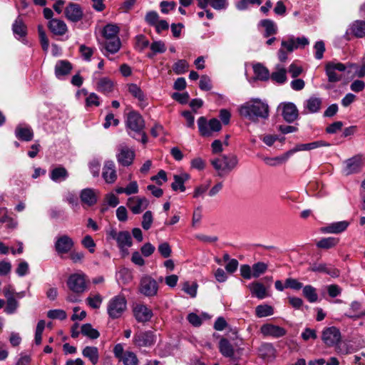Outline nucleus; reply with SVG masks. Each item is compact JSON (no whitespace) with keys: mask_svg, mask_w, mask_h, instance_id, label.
<instances>
[{"mask_svg":"<svg viewBox=\"0 0 365 365\" xmlns=\"http://www.w3.org/2000/svg\"><path fill=\"white\" fill-rule=\"evenodd\" d=\"M269 112V106L258 99L247 102L240 108V114L242 117L255 123L259 119H267Z\"/></svg>","mask_w":365,"mask_h":365,"instance_id":"1","label":"nucleus"},{"mask_svg":"<svg viewBox=\"0 0 365 365\" xmlns=\"http://www.w3.org/2000/svg\"><path fill=\"white\" fill-rule=\"evenodd\" d=\"M211 165L217 171V175L223 177L230 173L237 165L238 159L235 155H223L220 158L210 160Z\"/></svg>","mask_w":365,"mask_h":365,"instance_id":"2","label":"nucleus"},{"mask_svg":"<svg viewBox=\"0 0 365 365\" xmlns=\"http://www.w3.org/2000/svg\"><path fill=\"white\" fill-rule=\"evenodd\" d=\"M126 125L130 131L141 136L140 141L143 144L147 143L148 137L144 131L145 120L141 115L135 111L130 112L128 115Z\"/></svg>","mask_w":365,"mask_h":365,"instance_id":"3","label":"nucleus"},{"mask_svg":"<svg viewBox=\"0 0 365 365\" xmlns=\"http://www.w3.org/2000/svg\"><path fill=\"white\" fill-rule=\"evenodd\" d=\"M322 340L327 347H334L337 353H343L340 347L341 334L337 327H329L324 328L322 332Z\"/></svg>","mask_w":365,"mask_h":365,"instance_id":"4","label":"nucleus"},{"mask_svg":"<svg viewBox=\"0 0 365 365\" xmlns=\"http://www.w3.org/2000/svg\"><path fill=\"white\" fill-rule=\"evenodd\" d=\"M127 309V300L123 295H117L110 299L107 305V312L110 318L115 319L121 317Z\"/></svg>","mask_w":365,"mask_h":365,"instance_id":"5","label":"nucleus"},{"mask_svg":"<svg viewBox=\"0 0 365 365\" xmlns=\"http://www.w3.org/2000/svg\"><path fill=\"white\" fill-rule=\"evenodd\" d=\"M197 125L200 135L204 137L211 136L212 132H218L222 128L221 123L217 118H212L207 123L203 116L198 118Z\"/></svg>","mask_w":365,"mask_h":365,"instance_id":"6","label":"nucleus"},{"mask_svg":"<svg viewBox=\"0 0 365 365\" xmlns=\"http://www.w3.org/2000/svg\"><path fill=\"white\" fill-rule=\"evenodd\" d=\"M139 291L146 297L155 296L158 291V282L150 276H143L140 282Z\"/></svg>","mask_w":365,"mask_h":365,"instance_id":"7","label":"nucleus"},{"mask_svg":"<svg viewBox=\"0 0 365 365\" xmlns=\"http://www.w3.org/2000/svg\"><path fill=\"white\" fill-rule=\"evenodd\" d=\"M346 70V66L341 63H327L325 66L326 74L328 77L329 82L336 83L341 80L342 74Z\"/></svg>","mask_w":365,"mask_h":365,"instance_id":"8","label":"nucleus"},{"mask_svg":"<svg viewBox=\"0 0 365 365\" xmlns=\"http://www.w3.org/2000/svg\"><path fill=\"white\" fill-rule=\"evenodd\" d=\"M67 285L74 293H83L86 289L85 275L79 274H71L68 279Z\"/></svg>","mask_w":365,"mask_h":365,"instance_id":"9","label":"nucleus"},{"mask_svg":"<svg viewBox=\"0 0 365 365\" xmlns=\"http://www.w3.org/2000/svg\"><path fill=\"white\" fill-rule=\"evenodd\" d=\"M127 206L135 214H140L149 206V200L145 197L135 196L128 199Z\"/></svg>","mask_w":365,"mask_h":365,"instance_id":"10","label":"nucleus"},{"mask_svg":"<svg viewBox=\"0 0 365 365\" xmlns=\"http://www.w3.org/2000/svg\"><path fill=\"white\" fill-rule=\"evenodd\" d=\"M73 246V240L67 235L57 237L54 245L56 252L60 255L70 252Z\"/></svg>","mask_w":365,"mask_h":365,"instance_id":"11","label":"nucleus"},{"mask_svg":"<svg viewBox=\"0 0 365 365\" xmlns=\"http://www.w3.org/2000/svg\"><path fill=\"white\" fill-rule=\"evenodd\" d=\"M135 151L127 146H122L118 149L116 155L118 163L124 167L130 166L135 159Z\"/></svg>","mask_w":365,"mask_h":365,"instance_id":"12","label":"nucleus"},{"mask_svg":"<svg viewBox=\"0 0 365 365\" xmlns=\"http://www.w3.org/2000/svg\"><path fill=\"white\" fill-rule=\"evenodd\" d=\"M364 158L361 154L354 155L345 161L346 167L344 172L346 175L358 173L361 170Z\"/></svg>","mask_w":365,"mask_h":365,"instance_id":"13","label":"nucleus"},{"mask_svg":"<svg viewBox=\"0 0 365 365\" xmlns=\"http://www.w3.org/2000/svg\"><path fill=\"white\" fill-rule=\"evenodd\" d=\"M64 14L67 19L72 22L79 21L83 16L81 6L75 3H69L65 8Z\"/></svg>","mask_w":365,"mask_h":365,"instance_id":"14","label":"nucleus"},{"mask_svg":"<svg viewBox=\"0 0 365 365\" xmlns=\"http://www.w3.org/2000/svg\"><path fill=\"white\" fill-rule=\"evenodd\" d=\"M260 332L264 336H272L279 338L284 336L287 331L281 327L272 324H264L260 328Z\"/></svg>","mask_w":365,"mask_h":365,"instance_id":"15","label":"nucleus"},{"mask_svg":"<svg viewBox=\"0 0 365 365\" xmlns=\"http://www.w3.org/2000/svg\"><path fill=\"white\" fill-rule=\"evenodd\" d=\"M155 339L152 331L139 332L134 335L133 343L138 346H150L154 344Z\"/></svg>","mask_w":365,"mask_h":365,"instance_id":"16","label":"nucleus"},{"mask_svg":"<svg viewBox=\"0 0 365 365\" xmlns=\"http://www.w3.org/2000/svg\"><path fill=\"white\" fill-rule=\"evenodd\" d=\"M282 115L284 120L289 123H293L298 118L299 113L296 106L292 103H286L282 105Z\"/></svg>","mask_w":365,"mask_h":365,"instance_id":"17","label":"nucleus"},{"mask_svg":"<svg viewBox=\"0 0 365 365\" xmlns=\"http://www.w3.org/2000/svg\"><path fill=\"white\" fill-rule=\"evenodd\" d=\"M134 317L138 322L150 321L153 317V312L145 305H137L133 309Z\"/></svg>","mask_w":365,"mask_h":365,"instance_id":"18","label":"nucleus"},{"mask_svg":"<svg viewBox=\"0 0 365 365\" xmlns=\"http://www.w3.org/2000/svg\"><path fill=\"white\" fill-rule=\"evenodd\" d=\"M102 175L107 183H113L116 180L117 174L113 161L106 162Z\"/></svg>","mask_w":365,"mask_h":365,"instance_id":"19","label":"nucleus"},{"mask_svg":"<svg viewBox=\"0 0 365 365\" xmlns=\"http://www.w3.org/2000/svg\"><path fill=\"white\" fill-rule=\"evenodd\" d=\"M48 28L53 34L57 36H63L68 31L65 22L57 19H52L49 21Z\"/></svg>","mask_w":365,"mask_h":365,"instance_id":"20","label":"nucleus"},{"mask_svg":"<svg viewBox=\"0 0 365 365\" xmlns=\"http://www.w3.org/2000/svg\"><path fill=\"white\" fill-rule=\"evenodd\" d=\"M309 270L315 272H324L332 277H337L339 276V270L338 269L327 264H314L310 267Z\"/></svg>","mask_w":365,"mask_h":365,"instance_id":"21","label":"nucleus"},{"mask_svg":"<svg viewBox=\"0 0 365 365\" xmlns=\"http://www.w3.org/2000/svg\"><path fill=\"white\" fill-rule=\"evenodd\" d=\"M81 200L83 203L88 206H92L97 202V194L96 191L91 188L83 189L81 192Z\"/></svg>","mask_w":365,"mask_h":365,"instance_id":"22","label":"nucleus"},{"mask_svg":"<svg viewBox=\"0 0 365 365\" xmlns=\"http://www.w3.org/2000/svg\"><path fill=\"white\" fill-rule=\"evenodd\" d=\"M116 242L119 248L124 252L125 247H130L133 245L132 238L128 231H121L118 232V237Z\"/></svg>","mask_w":365,"mask_h":365,"instance_id":"23","label":"nucleus"},{"mask_svg":"<svg viewBox=\"0 0 365 365\" xmlns=\"http://www.w3.org/2000/svg\"><path fill=\"white\" fill-rule=\"evenodd\" d=\"M190 176L187 173H182L180 175H175L174 182L171 184V187L174 191L180 190L181 192L185 190L184 183L190 179Z\"/></svg>","mask_w":365,"mask_h":365,"instance_id":"24","label":"nucleus"},{"mask_svg":"<svg viewBox=\"0 0 365 365\" xmlns=\"http://www.w3.org/2000/svg\"><path fill=\"white\" fill-rule=\"evenodd\" d=\"M71 70L72 65L69 61L65 60L59 61L55 66V74L57 78H59L62 76L68 75Z\"/></svg>","mask_w":365,"mask_h":365,"instance_id":"25","label":"nucleus"},{"mask_svg":"<svg viewBox=\"0 0 365 365\" xmlns=\"http://www.w3.org/2000/svg\"><path fill=\"white\" fill-rule=\"evenodd\" d=\"M219 349L225 357L234 359L235 351L233 346L227 339L222 338L220 339Z\"/></svg>","mask_w":365,"mask_h":365,"instance_id":"26","label":"nucleus"},{"mask_svg":"<svg viewBox=\"0 0 365 365\" xmlns=\"http://www.w3.org/2000/svg\"><path fill=\"white\" fill-rule=\"evenodd\" d=\"M349 222L346 221L334 222L322 228V231L327 233H340L344 231L347 228Z\"/></svg>","mask_w":365,"mask_h":365,"instance_id":"27","label":"nucleus"},{"mask_svg":"<svg viewBox=\"0 0 365 365\" xmlns=\"http://www.w3.org/2000/svg\"><path fill=\"white\" fill-rule=\"evenodd\" d=\"M322 105V100L321 98L311 96L306 101L305 108L309 113H317L320 110Z\"/></svg>","mask_w":365,"mask_h":365,"instance_id":"28","label":"nucleus"},{"mask_svg":"<svg viewBox=\"0 0 365 365\" xmlns=\"http://www.w3.org/2000/svg\"><path fill=\"white\" fill-rule=\"evenodd\" d=\"M15 134L18 139L23 141H30L34 137L33 130L30 128L21 125L16 127Z\"/></svg>","mask_w":365,"mask_h":365,"instance_id":"29","label":"nucleus"},{"mask_svg":"<svg viewBox=\"0 0 365 365\" xmlns=\"http://www.w3.org/2000/svg\"><path fill=\"white\" fill-rule=\"evenodd\" d=\"M82 354L84 357L88 358L93 365L98 362V349L96 346H86L82 351Z\"/></svg>","mask_w":365,"mask_h":365,"instance_id":"30","label":"nucleus"},{"mask_svg":"<svg viewBox=\"0 0 365 365\" xmlns=\"http://www.w3.org/2000/svg\"><path fill=\"white\" fill-rule=\"evenodd\" d=\"M12 31L19 37H24L27 34V28L22 18L19 16L12 25Z\"/></svg>","mask_w":365,"mask_h":365,"instance_id":"31","label":"nucleus"},{"mask_svg":"<svg viewBox=\"0 0 365 365\" xmlns=\"http://www.w3.org/2000/svg\"><path fill=\"white\" fill-rule=\"evenodd\" d=\"M68 176L67 170L63 166H58L53 168L50 175V178L53 181L58 182L66 180Z\"/></svg>","mask_w":365,"mask_h":365,"instance_id":"32","label":"nucleus"},{"mask_svg":"<svg viewBox=\"0 0 365 365\" xmlns=\"http://www.w3.org/2000/svg\"><path fill=\"white\" fill-rule=\"evenodd\" d=\"M113 86V82L108 78H102L97 83V90L104 93L112 92Z\"/></svg>","mask_w":365,"mask_h":365,"instance_id":"33","label":"nucleus"},{"mask_svg":"<svg viewBox=\"0 0 365 365\" xmlns=\"http://www.w3.org/2000/svg\"><path fill=\"white\" fill-rule=\"evenodd\" d=\"M253 71L257 79L260 81H267L269 78V70L261 63H257L253 66Z\"/></svg>","mask_w":365,"mask_h":365,"instance_id":"34","label":"nucleus"},{"mask_svg":"<svg viewBox=\"0 0 365 365\" xmlns=\"http://www.w3.org/2000/svg\"><path fill=\"white\" fill-rule=\"evenodd\" d=\"M329 145H330V144L325 141L318 140V141H314V142L309 143L297 145L294 151L309 150L315 149V148H317L319 147L329 146Z\"/></svg>","mask_w":365,"mask_h":365,"instance_id":"35","label":"nucleus"},{"mask_svg":"<svg viewBox=\"0 0 365 365\" xmlns=\"http://www.w3.org/2000/svg\"><path fill=\"white\" fill-rule=\"evenodd\" d=\"M120 46L121 43L119 37L106 40L105 48L110 53H117L120 48Z\"/></svg>","mask_w":365,"mask_h":365,"instance_id":"36","label":"nucleus"},{"mask_svg":"<svg viewBox=\"0 0 365 365\" xmlns=\"http://www.w3.org/2000/svg\"><path fill=\"white\" fill-rule=\"evenodd\" d=\"M351 32L357 38L365 36V21H356L351 26Z\"/></svg>","mask_w":365,"mask_h":365,"instance_id":"37","label":"nucleus"},{"mask_svg":"<svg viewBox=\"0 0 365 365\" xmlns=\"http://www.w3.org/2000/svg\"><path fill=\"white\" fill-rule=\"evenodd\" d=\"M81 332L83 335L90 338L91 339H96L100 336L99 331L97 329H93L91 324H85L82 325Z\"/></svg>","mask_w":365,"mask_h":365,"instance_id":"38","label":"nucleus"},{"mask_svg":"<svg viewBox=\"0 0 365 365\" xmlns=\"http://www.w3.org/2000/svg\"><path fill=\"white\" fill-rule=\"evenodd\" d=\"M119 32V28L116 25L108 24L106 25L103 31V35L106 40L112 39L114 38H118V34Z\"/></svg>","mask_w":365,"mask_h":365,"instance_id":"39","label":"nucleus"},{"mask_svg":"<svg viewBox=\"0 0 365 365\" xmlns=\"http://www.w3.org/2000/svg\"><path fill=\"white\" fill-rule=\"evenodd\" d=\"M189 69V63L186 60L181 59L175 62L173 66V70L177 75L186 73Z\"/></svg>","mask_w":365,"mask_h":365,"instance_id":"40","label":"nucleus"},{"mask_svg":"<svg viewBox=\"0 0 365 365\" xmlns=\"http://www.w3.org/2000/svg\"><path fill=\"white\" fill-rule=\"evenodd\" d=\"M287 71L284 68H278L277 71L273 72L269 76L271 79L277 83H284L287 81Z\"/></svg>","mask_w":365,"mask_h":365,"instance_id":"41","label":"nucleus"},{"mask_svg":"<svg viewBox=\"0 0 365 365\" xmlns=\"http://www.w3.org/2000/svg\"><path fill=\"white\" fill-rule=\"evenodd\" d=\"M273 313V308L267 304L258 305L255 309V314L259 318L271 316Z\"/></svg>","mask_w":365,"mask_h":365,"instance_id":"42","label":"nucleus"},{"mask_svg":"<svg viewBox=\"0 0 365 365\" xmlns=\"http://www.w3.org/2000/svg\"><path fill=\"white\" fill-rule=\"evenodd\" d=\"M303 294L309 302H315L318 299L316 289L311 285H306L303 287Z\"/></svg>","mask_w":365,"mask_h":365,"instance_id":"43","label":"nucleus"},{"mask_svg":"<svg viewBox=\"0 0 365 365\" xmlns=\"http://www.w3.org/2000/svg\"><path fill=\"white\" fill-rule=\"evenodd\" d=\"M339 242V239L335 237L322 238L317 243V246L322 249H329L336 246Z\"/></svg>","mask_w":365,"mask_h":365,"instance_id":"44","label":"nucleus"},{"mask_svg":"<svg viewBox=\"0 0 365 365\" xmlns=\"http://www.w3.org/2000/svg\"><path fill=\"white\" fill-rule=\"evenodd\" d=\"M129 93L139 101L143 102L145 101V95L140 88L135 83L128 85Z\"/></svg>","mask_w":365,"mask_h":365,"instance_id":"45","label":"nucleus"},{"mask_svg":"<svg viewBox=\"0 0 365 365\" xmlns=\"http://www.w3.org/2000/svg\"><path fill=\"white\" fill-rule=\"evenodd\" d=\"M260 24L265 29V37H269L277 33V27L272 20L264 19L262 20Z\"/></svg>","mask_w":365,"mask_h":365,"instance_id":"46","label":"nucleus"},{"mask_svg":"<svg viewBox=\"0 0 365 365\" xmlns=\"http://www.w3.org/2000/svg\"><path fill=\"white\" fill-rule=\"evenodd\" d=\"M251 291L259 299H263L266 297V289L261 283L255 282L252 284Z\"/></svg>","mask_w":365,"mask_h":365,"instance_id":"47","label":"nucleus"},{"mask_svg":"<svg viewBox=\"0 0 365 365\" xmlns=\"http://www.w3.org/2000/svg\"><path fill=\"white\" fill-rule=\"evenodd\" d=\"M268 268V265L263 262H258L252 265V276L257 278L264 274Z\"/></svg>","mask_w":365,"mask_h":365,"instance_id":"48","label":"nucleus"},{"mask_svg":"<svg viewBox=\"0 0 365 365\" xmlns=\"http://www.w3.org/2000/svg\"><path fill=\"white\" fill-rule=\"evenodd\" d=\"M121 360L124 365H138V363L137 356L132 351H126Z\"/></svg>","mask_w":365,"mask_h":365,"instance_id":"49","label":"nucleus"},{"mask_svg":"<svg viewBox=\"0 0 365 365\" xmlns=\"http://www.w3.org/2000/svg\"><path fill=\"white\" fill-rule=\"evenodd\" d=\"M45 325L46 323L44 320H40L37 324L35 333V343L36 345H40L41 344L42 334L44 330Z\"/></svg>","mask_w":365,"mask_h":365,"instance_id":"50","label":"nucleus"},{"mask_svg":"<svg viewBox=\"0 0 365 365\" xmlns=\"http://www.w3.org/2000/svg\"><path fill=\"white\" fill-rule=\"evenodd\" d=\"M260 355L262 358H266L274 355V349L271 344H263L259 349Z\"/></svg>","mask_w":365,"mask_h":365,"instance_id":"51","label":"nucleus"},{"mask_svg":"<svg viewBox=\"0 0 365 365\" xmlns=\"http://www.w3.org/2000/svg\"><path fill=\"white\" fill-rule=\"evenodd\" d=\"M153 221V213L151 211H146L143 215V220L141 225L143 228L148 230L150 228Z\"/></svg>","mask_w":365,"mask_h":365,"instance_id":"52","label":"nucleus"},{"mask_svg":"<svg viewBox=\"0 0 365 365\" xmlns=\"http://www.w3.org/2000/svg\"><path fill=\"white\" fill-rule=\"evenodd\" d=\"M102 297L100 294L88 297L86 299L88 304L93 309H98L102 303Z\"/></svg>","mask_w":365,"mask_h":365,"instance_id":"53","label":"nucleus"},{"mask_svg":"<svg viewBox=\"0 0 365 365\" xmlns=\"http://www.w3.org/2000/svg\"><path fill=\"white\" fill-rule=\"evenodd\" d=\"M18 306H19V302L14 297L9 298L6 300V306L5 308V312L7 314H13L16 312Z\"/></svg>","mask_w":365,"mask_h":365,"instance_id":"54","label":"nucleus"},{"mask_svg":"<svg viewBox=\"0 0 365 365\" xmlns=\"http://www.w3.org/2000/svg\"><path fill=\"white\" fill-rule=\"evenodd\" d=\"M284 287L294 290H299L303 287V284L296 279L287 278L285 280Z\"/></svg>","mask_w":365,"mask_h":365,"instance_id":"55","label":"nucleus"},{"mask_svg":"<svg viewBox=\"0 0 365 365\" xmlns=\"http://www.w3.org/2000/svg\"><path fill=\"white\" fill-rule=\"evenodd\" d=\"M66 316V312L62 309H53L47 312V317L50 319H65Z\"/></svg>","mask_w":365,"mask_h":365,"instance_id":"56","label":"nucleus"},{"mask_svg":"<svg viewBox=\"0 0 365 365\" xmlns=\"http://www.w3.org/2000/svg\"><path fill=\"white\" fill-rule=\"evenodd\" d=\"M158 250L161 256L164 258L169 257L172 253L171 247L168 242H163L159 245Z\"/></svg>","mask_w":365,"mask_h":365,"instance_id":"57","label":"nucleus"},{"mask_svg":"<svg viewBox=\"0 0 365 365\" xmlns=\"http://www.w3.org/2000/svg\"><path fill=\"white\" fill-rule=\"evenodd\" d=\"M81 243L84 247L88 249L91 253L94 252V247H96V243L90 235L85 236L82 240Z\"/></svg>","mask_w":365,"mask_h":365,"instance_id":"58","label":"nucleus"},{"mask_svg":"<svg viewBox=\"0 0 365 365\" xmlns=\"http://www.w3.org/2000/svg\"><path fill=\"white\" fill-rule=\"evenodd\" d=\"M145 20L149 25L155 26L159 21V16L156 11H149L146 14Z\"/></svg>","mask_w":365,"mask_h":365,"instance_id":"59","label":"nucleus"},{"mask_svg":"<svg viewBox=\"0 0 365 365\" xmlns=\"http://www.w3.org/2000/svg\"><path fill=\"white\" fill-rule=\"evenodd\" d=\"M315 58L317 59H322L323 58L324 52L325 51V45L324 41H319L315 43L314 45Z\"/></svg>","mask_w":365,"mask_h":365,"instance_id":"60","label":"nucleus"},{"mask_svg":"<svg viewBox=\"0 0 365 365\" xmlns=\"http://www.w3.org/2000/svg\"><path fill=\"white\" fill-rule=\"evenodd\" d=\"M281 46L284 50L286 49L289 53L292 52L294 49H297L295 38L294 37L289 38L287 41H282Z\"/></svg>","mask_w":365,"mask_h":365,"instance_id":"61","label":"nucleus"},{"mask_svg":"<svg viewBox=\"0 0 365 365\" xmlns=\"http://www.w3.org/2000/svg\"><path fill=\"white\" fill-rule=\"evenodd\" d=\"M150 49L153 51V53L155 54L157 53H164L166 51L165 43L161 41H154L150 45Z\"/></svg>","mask_w":365,"mask_h":365,"instance_id":"62","label":"nucleus"},{"mask_svg":"<svg viewBox=\"0 0 365 365\" xmlns=\"http://www.w3.org/2000/svg\"><path fill=\"white\" fill-rule=\"evenodd\" d=\"M172 98L181 104H186L190 98V96L187 92L182 93H173L172 95Z\"/></svg>","mask_w":365,"mask_h":365,"instance_id":"63","label":"nucleus"},{"mask_svg":"<svg viewBox=\"0 0 365 365\" xmlns=\"http://www.w3.org/2000/svg\"><path fill=\"white\" fill-rule=\"evenodd\" d=\"M199 87L202 91H210L212 88L210 78L207 76H202L200 80Z\"/></svg>","mask_w":365,"mask_h":365,"instance_id":"64","label":"nucleus"}]
</instances>
